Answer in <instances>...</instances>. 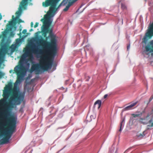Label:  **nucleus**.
<instances>
[{
  "mask_svg": "<svg viewBox=\"0 0 153 153\" xmlns=\"http://www.w3.org/2000/svg\"><path fill=\"white\" fill-rule=\"evenodd\" d=\"M17 73L18 80L14 84L13 96L11 97V100L10 103L11 104L9 105H7L3 111V114L5 115L6 118L11 115L13 108L14 105L20 104L23 101L25 94V91L20 92L19 88L18 86V84H20L24 80L26 73L18 71H14Z\"/></svg>",
  "mask_w": 153,
  "mask_h": 153,
  "instance_id": "obj_1",
  "label": "nucleus"
},
{
  "mask_svg": "<svg viewBox=\"0 0 153 153\" xmlns=\"http://www.w3.org/2000/svg\"><path fill=\"white\" fill-rule=\"evenodd\" d=\"M1 115L3 116L1 118L4 121V122L2 123L1 125L3 126H6L7 125V121L9 122V126L10 128L9 130L3 131L2 134L0 135V137H2L3 136H5L4 138H2L0 140L1 144H7L9 142V140L11 137L13 133L15 131L16 127V124L17 121V116L16 115L14 114H11L10 116L6 118L5 115L3 114V112L1 113ZM5 130L6 129H5Z\"/></svg>",
  "mask_w": 153,
  "mask_h": 153,
  "instance_id": "obj_2",
  "label": "nucleus"
},
{
  "mask_svg": "<svg viewBox=\"0 0 153 153\" xmlns=\"http://www.w3.org/2000/svg\"><path fill=\"white\" fill-rule=\"evenodd\" d=\"M33 41L37 42L36 43L32 44V51L33 53L38 54L42 53V51L41 50H39V43L43 42V46L45 49L49 51L50 54L53 57L56 56L57 53V48L56 40L55 39H52L51 42H50L44 41L42 36H41L40 38L37 37L33 39Z\"/></svg>",
  "mask_w": 153,
  "mask_h": 153,
  "instance_id": "obj_3",
  "label": "nucleus"
},
{
  "mask_svg": "<svg viewBox=\"0 0 153 153\" xmlns=\"http://www.w3.org/2000/svg\"><path fill=\"white\" fill-rule=\"evenodd\" d=\"M60 0H46L45 2H42V5L44 7H48L50 6L49 10L47 13L48 16L51 17L53 14L55 15L57 13L59 8L62 6H65L67 4L65 0H63L58 7L56 8L57 3Z\"/></svg>",
  "mask_w": 153,
  "mask_h": 153,
  "instance_id": "obj_4",
  "label": "nucleus"
},
{
  "mask_svg": "<svg viewBox=\"0 0 153 153\" xmlns=\"http://www.w3.org/2000/svg\"><path fill=\"white\" fill-rule=\"evenodd\" d=\"M53 63V60H52L48 61L45 63V65L43 66L41 65L39 63H36L31 66L30 68L31 72L35 71L37 74H39L40 72L42 73L48 71L51 69Z\"/></svg>",
  "mask_w": 153,
  "mask_h": 153,
  "instance_id": "obj_5",
  "label": "nucleus"
},
{
  "mask_svg": "<svg viewBox=\"0 0 153 153\" xmlns=\"http://www.w3.org/2000/svg\"><path fill=\"white\" fill-rule=\"evenodd\" d=\"M26 57L23 56L22 55L20 59L21 65L15 67L14 71H18L27 73V70L29 68L30 64L27 59Z\"/></svg>",
  "mask_w": 153,
  "mask_h": 153,
  "instance_id": "obj_6",
  "label": "nucleus"
},
{
  "mask_svg": "<svg viewBox=\"0 0 153 153\" xmlns=\"http://www.w3.org/2000/svg\"><path fill=\"white\" fill-rule=\"evenodd\" d=\"M55 14H53L51 17L48 16L47 14L45 15V21L44 22V25L42 27V31L43 32H48V29L53 21V18Z\"/></svg>",
  "mask_w": 153,
  "mask_h": 153,
  "instance_id": "obj_7",
  "label": "nucleus"
},
{
  "mask_svg": "<svg viewBox=\"0 0 153 153\" xmlns=\"http://www.w3.org/2000/svg\"><path fill=\"white\" fill-rule=\"evenodd\" d=\"M7 49L6 45L2 46L1 49H0V64H1L4 61Z\"/></svg>",
  "mask_w": 153,
  "mask_h": 153,
  "instance_id": "obj_8",
  "label": "nucleus"
},
{
  "mask_svg": "<svg viewBox=\"0 0 153 153\" xmlns=\"http://www.w3.org/2000/svg\"><path fill=\"white\" fill-rule=\"evenodd\" d=\"M153 36V22L148 27V29L146 33L145 36L143 39L146 40L147 37H152Z\"/></svg>",
  "mask_w": 153,
  "mask_h": 153,
  "instance_id": "obj_9",
  "label": "nucleus"
},
{
  "mask_svg": "<svg viewBox=\"0 0 153 153\" xmlns=\"http://www.w3.org/2000/svg\"><path fill=\"white\" fill-rule=\"evenodd\" d=\"M137 103V102L131 103L129 105L126 106L124 108L122 111H128L131 109V108L134 105H135Z\"/></svg>",
  "mask_w": 153,
  "mask_h": 153,
  "instance_id": "obj_10",
  "label": "nucleus"
},
{
  "mask_svg": "<svg viewBox=\"0 0 153 153\" xmlns=\"http://www.w3.org/2000/svg\"><path fill=\"white\" fill-rule=\"evenodd\" d=\"M10 91L9 89H6L3 92V95L4 98L6 99H7L10 94Z\"/></svg>",
  "mask_w": 153,
  "mask_h": 153,
  "instance_id": "obj_11",
  "label": "nucleus"
},
{
  "mask_svg": "<svg viewBox=\"0 0 153 153\" xmlns=\"http://www.w3.org/2000/svg\"><path fill=\"white\" fill-rule=\"evenodd\" d=\"M144 112V111H143L142 112L139 111H137L135 112V113L132 114L131 115L134 118L141 117L142 116Z\"/></svg>",
  "mask_w": 153,
  "mask_h": 153,
  "instance_id": "obj_12",
  "label": "nucleus"
},
{
  "mask_svg": "<svg viewBox=\"0 0 153 153\" xmlns=\"http://www.w3.org/2000/svg\"><path fill=\"white\" fill-rule=\"evenodd\" d=\"M139 122L143 124L144 125H146L148 123L149 121H148L147 120L146 118L140 117L139 119Z\"/></svg>",
  "mask_w": 153,
  "mask_h": 153,
  "instance_id": "obj_13",
  "label": "nucleus"
},
{
  "mask_svg": "<svg viewBox=\"0 0 153 153\" xmlns=\"http://www.w3.org/2000/svg\"><path fill=\"white\" fill-rule=\"evenodd\" d=\"M147 126V129L149 130L150 129V127H153V114L152 115L151 119L149 121V123Z\"/></svg>",
  "mask_w": 153,
  "mask_h": 153,
  "instance_id": "obj_14",
  "label": "nucleus"
},
{
  "mask_svg": "<svg viewBox=\"0 0 153 153\" xmlns=\"http://www.w3.org/2000/svg\"><path fill=\"white\" fill-rule=\"evenodd\" d=\"M101 103L102 102L101 100H97L94 103V105L93 106V108H95V105L97 104H98V109H99L101 105Z\"/></svg>",
  "mask_w": 153,
  "mask_h": 153,
  "instance_id": "obj_15",
  "label": "nucleus"
},
{
  "mask_svg": "<svg viewBox=\"0 0 153 153\" xmlns=\"http://www.w3.org/2000/svg\"><path fill=\"white\" fill-rule=\"evenodd\" d=\"M118 149L117 148L116 151L114 152L115 146L113 145L112 147L110 148V150L108 153H116L117 152Z\"/></svg>",
  "mask_w": 153,
  "mask_h": 153,
  "instance_id": "obj_16",
  "label": "nucleus"
},
{
  "mask_svg": "<svg viewBox=\"0 0 153 153\" xmlns=\"http://www.w3.org/2000/svg\"><path fill=\"white\" fill-rule=\"evenodd\" d=\"M145 131H144L142 133H140L137 134V136L139 139H142L145 135Z\"/></svg>",
  "mask_w": 153,
  "mask_h": 153,
  "instance_id": "obj_17",
  "label": "nucleus"
},
{
  "mask_svg": "<svg viewBox=\"0 0 153 153\" xmlns=\"http://www.w3.org/2000/svg\"><path fill=\"white\" fill-rule=\"evenodd\" d=\"M17 47V45L16 44L11 45L10 48L11 51V52H14L16 49V48Z\"/></svg>",
  "mask_w": 153,
  "mask_h": 153,
  "instance_id": "obj_18",
  "label": "nucleus"
},
{
  "mask_svg": "<svg viewBox=\"0 0 153 153\" xmlns=\"http://www.w3.org/2000/svg\"><path fill=\"white\" fill-rule=\"evenodd\" d=\"M12 87V83L11 82H10L9 83L7 86L6 88H7V89H9L10 90L11 89Z\"/></svg>",
  "mask_w": 153,
  "mask_h": 153,
  "instance_id": "obj_19",
  "label": "nucleus"
},
{
  "mask_svg": "<svg viewBox=\"0 0 153 153\" xmlns=\"http://www.w3.org/2000/svg\"><path fill=\"white\" fill-rule=\"evenodd\" d=\"M96 115L95 114H94V115H91L90 116V118L91 120H87V121L89 122H90L91 121L92 119H94L96 118Z\"/></svg>",
  "mask_w": 153,
  "mask_h": 153,
  "instance_id": "obj_20",
  "label": "nucleus"
},
{
  "mask_svg": "<svg viewBox=\"0 0 153 153\" xmlns=\"http://www.w3.org/2000/svg\"><path fill=\"white\" fill-rule=\"evenodd\" d=\"M69 109V108L68 106H66L61 111L64 112L65 111L68 110Z\"/></svg>",
  "mask_w": 153,
  "mask_h": 153,
  "instance_id": "obj_21",
  "label": "nucleus"
},
{
  "mask_svg": "<svg viewBox=\"0 0 153 153\" xmlns=\"http://www.w3.org/2000/svg\"><path fill=\"white\" fill-rule=\"evenodd\" d=\"M80 39V35L77 34L76 36V41L77 42H79Z\"/></svg>",
  "mask_w": 153,
  "mask_h": 153,
  "instance_id": "obj_22",
  "label": "nucleus"
},
{
  "mask_svg": "<svg viewBox=\"0 0 153 153\" xmlns=\"http://www.w3.org/2000/svg\"><path fill=\"white\" fill-rule=\"evenodd\" d=\"M63 112L61 111L58 114V117L59 118H61L63 116Z\"/></svg>",
  "mask_w": 153,
  "mask_h": 153,
  "instance_id": "obj_23",
  "label": "nucleus"
},
{
  "mask_svg": "<svg viewBox=\"0 0 153 153\" xmlns=\"http://www.w3.org/2000/svg\"><path fill=\"white\" fill-rule=\"evenodd\" d=\"M22 41V39H17L16 40V44L17 45L19 44V43H20Z\"/></svg>",
  "mask_w": 153,
  "mask_h": 153,
  "instance_id": "obj_24",
  "label": "nucleus"
},
{
  "mask_svg": "<svg viewBox=\"0 0 153 153\" xmlns=\"http://www.w3.org/2000/svg\"><path fill=\"white\" fill-rule=\"evenodd\" d=\"M66 128V126H64L63 127H58L56 129V131H58L59 129L63 130L65 128Z\"/></svg>",
  "mask_w": 153,
  "mask_h": 153,
  "instance_id": "obj_25",
  "label": "nucleus"
},
{
  "mask_svg": "<svg viewBox=\"0 0 153 153\" xmlns=\"http://www.w3.org/2000/svg\"><path fill=\"white\" fill-rule=\"evenodd\" d=\"M121 8L123 10H124L126 9V6L123 3L121 4Z\"/></svg>",
  "mask_w": 153,
  "mask_h": 153,
  "instance_id": "obj_26",
  "label": "nucleus"
},
{
  "mask_svg": "<svg viewBox=\"0 0 153 153\" xmlns=\"http://www.w3.org/2000/svg\"><path fill=\"white\" fill-rule=\"evenodd\" d=\"M90 48V45H87L85 46L84 47V49L85 50H86L88 49L89 50Z\"/></svg>",
  "mask_w": 153,
  "mask_h": 153,
  "instance_id": "obj_27",
  "label": "nucleus"
},
{
  "mask_svg": "<svg viewBox=\"0 0 153 153\" xmlns=\"http://www.w3.org/2000/svg\"><path fill=\"white\" fill-rule=\"evenodd\" d=\"M4 75V73L0 71V78L2 77Z\"/></svg>",
  "mask_w": 153,
  "mask_h": 153,
  "instance_id": "obj_28",
  "label": "nucleus"
},
{
  "mask_svg": "<svg viewBox=\"0 0 153 153\" xmlns=\"http://www.w3.org/2000/svg\"><path fill=\"white\" fill-rule=\"evenodd\" d=\"M26 53H27L29 55L30 53V51L29 49H27L26 50V51L25 52Z\"/></svg>",
  "mask_w": 153,
  "mask_h": 153,
  "instance_id": "obj_29",
  "label": "nucleus"
},
{
  "mask_svg": "<svg viewBox=\"0 0 153 153\" xmlns=\"http://www.w3.org/2000/svg\"><path fill=\"white\" fill-rule=\"evenodd\" d=\"M23 56L27 57L29 56V55L25 52L23 54Z\"/></svg>",
  "mask_w": 153,
  "mask_h": 153,
  "instance_id": "obj_30",
  "label": "nucleus"
},
{
  "mask_svg": "<svg viewBox=\"0 0 153 153\" xmlns=\"http://www.w3.org/2000/svg\"><path fill=\"white\" fill-rule=\"evenodd\" d=\"M146 51L148 52L149 51L150 49L149 47L146 46Z\"/></svg>",
  "mask_w": 153,
  "mask_h": 153,
  "instance_id": "obj_31",
  "label": "nucleus"
},
{
  "mask_svg": "<svg viewBox=\"0 0 153 153\" xmlns=\"http://www.w3.org/2000/svg\"><path fill=\"white\" fill-rule=\"evenodd\" d=\"M14 35H15V33H14V32H12L10 33V36L11 37L13 36H14Z\"/></svg>",
  "mask_w": 153,
  "mask_h": 153,
  "instance_id": "obj_32",
  "label": "nucleus"
},
{
  "mask_svg": "<svg viewBox=\"0 0 153 153\" xmlns=\"http://www.w3.org/2000/svg\"><path fill=\"white\" fill-rule=\"evenodd\" d=\"M150 45L151 47L153 48V40L150 42Z\"/></svg>",
  "mask_w": 153,
  "mask_h": 153,
  "instance_id": "obj_33",
  "label": "nucleus"
},
{
  "mask_svg": "<svg viewBox=\"0 0 153 153\" xmlns=\"http://www.w3.org/2000/svg\"><path fill=\"white\" fill-rule=\"evenodd\" d=\"M39 24V23L36 22V24L34 26V28H36L38 26Z\"/></svg>",
  "mask_w": 153,
  "mask_h": 153,
  "instance_id": "obj_34",
  "label": "nucleus"
},
{
  "mask_svg": "<svg viewBox=\"0 0 153 153\" xmlns=\"http://www.w3.org/2000/svg\"><path fill=\"white\" fill-rule=\"evenodd\" d=\"M153 99V96H152L149 98V102H150Z\"/></svg>",
  "mask_w": 153,
  "mask_h": 153,
  "instance_id": "obj_35",
  "label": "nucleus"
},
{
  "mask_svg": "<svg viewBox=\"0 0 153 153\" xmlns=\"http://www.w3.org/2000/svg\"><path fill=\"white\" fill-rule=\"evenodd\" d=\"M130 44H129L127 46V50L128 51L130 49Z\"/></svg>",
  "mask_w": 153,
  "mask_h": 153,
  "instance_id": "obj_36",
  "label": "nucleus"
},
{
  "mask_svg": "<svg viewBox=\"0 0 153 153\" xmlns=\"http://www.w3.org/2000/svg\"><path fill=\"white\" fill-rule=\"evenodd\" d=\"M27 31L26 29H24L23 30L22 33H25L27 32Z\"/></svg>",
  "mask_w": 153,
  "mask_h": 153,
  "instance_id": "obj_37",
  "label": "nucleus"
},
{
  "mask_svg": "<svg viewBox=\"0 0 153 153\" xmlns=\"http://www.w3.org/2000/svg\"><path fill=\"white\" fill-rule=\"evenodd\" d=\"M18 22H24V21L22 20L21 19H19V20Z\"/></svg>",
  "mask_w": 153,
  "mask_h": 153,
  "instance_id": "obj_38",
  "label": "nucleus"
},
{
  "mask_svg": "<svg viewBox=\"0 0 153 153\" xmlns=\"http://www.w3.org/2000/svg\"><path fill=\"white\" fill-rule=\"evenodd\" d=\"M123 127H122L121 126H120V128L119 130V131H121L123 129Z\"/></svg>",
  "mask_w": 153,
  "mask_h": 153,
  "instance_id": "obj_39",
  "label": "nucleus"
},
{
  "mask_svg": "<svg viewBox=\"0 0 153 153\" xmlns=\"http://www.w3.org/2000/svg\"><path fill=\"white\" fill-rule=\"evenodd\" d=\"M125 121V118H123V120H122V121L121 122H123V126H124V122Z\"/></svg>",
  "mask_w": 153,
  "mask_h": 153,
  "instance_id": "obj_40",
  "label": "nucleus"
},
{
  "mask_svg": "<svg viewBox=\"0 0 153 153\" xmlns=\"http://www.w3.org/2000/svg\"><path fill=\"white\" fill-rule=\"evenodd\" d=\"M123 122H121L120 124V126L122 127H124V126H123Z\"/></svg>",
  "mask_w": 153,
  "mask_h": 153,
  "instance_id": "obj_41",
  "label": "nucleus"
},
{
  "mask_svg": "<svg viewBox=\"0 0 153 153\" xmlns=\"http://www.w3.org/2000/svg\"><path fill=\"white\" fill-rule=\"evenodd\" d=\"M41 22H43V23H44V22L45 21V20H44V19H43V18H42V19H41Z\"/></svg>",
  "mask_w": 153,
  "mask_h": 153,
  "instance_id": "obj_42",
  "label": "nucleus"
},
{
  "mask_svg": "<svg viewBox=\"0 0 153 153\" xmlns=\"http://www.w3.org/2000/svg\"><path fill=\"white\" fill-rule=\"evenodd\" d=\"M108 96V94H105L104 96V98L105 99Z\"/></svg>",
  "mask_w": 153,
  "mask_h": 153,
  "instance_id": "obj_43",
  "label": "nucleus"
},
{
  "mask_svg": "<svg viewBox=\"0 0 153 153\" xmlns=\"http://www.w3.org/2000/svg\"><path fill=\"white\" fill-rule=\"evenodd\" d=\"M82 5H81L80 7H79L77 9V10H76V12H77L78 11H79V9L82 7Z\"/></svg>",
  "mask_w": 153,
  "mask_h": 153,
  "instance_id": "obj_44",
  "label": "nucleus"
},
{
  "mask_svg": "<svg viewBox=\"0 0 153 153\" xmlns=\"http://www.w3.org/2000/svg\"><path fill=\"white\" fill-rule=\"evenodd\" d=\"M2 19V16L1 15V13H0V21Z\"/></svg>",
  "mask_w": 153,
  "mask_h": 153,
  "instance_id": "obj_45",
  "label": "nucleus"
},
{
  "mask_svg": "<svg viewBox=\"0 0 153 153\" xmlns=\"http://www.w3.org/2000/svg\"><path fill=\"white\" fill-rule=\"evenodd\" d=\"M33 22H31V27H33Z\"/></svg>",
  "mask_w": 153,
  "mask_h": 153,
  "instance_id": "obj_46",
  "label": "nucleus"
},
{
  "mask_svg": "<svg viewBox=\"0 0 153 153\" xmlns=\"http://www.w3.org/2000/svg\"><path fill=\"white\" fill-rule=\"evenodd\" d=\"M13 71L12 70H11L10 71V73H12V72H13V73H14V72H13Z\"/></svg>",
  "mask_w": 153,
  "mask_h": 153,
  "instance_id": "obj_47",
  "label": "nucleus"
},
{
  "mask_svg": "<svg viewBox=\"0 0 153 153\" xmlns=\"http://www.w3.org/2000/svg\"><path fill=\"white\" fill-rule=\"evenodd\" d=\"M150 116V115L149 114H147V116L146 117V118H148L149 116Z\"/></svg>",
  "mask_w": 153,
  "mask_h": 153,
  "instance_id": "obj_48",
  "label": "nucleus"
},
{
  "mask_svg": "<svg viewBox=\"0 0 153 153\" xmlns=\"http://www.w3.org/2000/svg\"><path fill=\"white\" fill-rule=\"evenodd\" d=\"M88 77V79H86V80L87 81H88L89 80V79L90 78V77L89 76Z\"/></svg>",
  "mask_w": 153,
  "mask_h": 153,
  "instance_id": "obj_49",
  "label": "nucleus"
},
{
  "mask_svg": "<svg viewBox=\"0 0 153 153\" xmlns=\"http://www.w3.org/2000/svg\"><path fill=\"white\" fill-rule=\"evenodd\" d=\"M33 31V29H31L30 30V31Z\"/></svg>",
  "mask_w": 153,
  "mask_h": 153,
  "instance_id": "obj_50",
  "label": "nucleus"
},
{
  "mask_svg": "<svg viewBox=\"0 0 153 153\" xmlns=\"http://www.w3.org/2000/svg\"><path fill=\"white\" fill-rule=\"evenodd\" d=\"M51 105V104L50 102H49L48 103V106H49L50 105Z\"/></svg>",
  "mask_w": 153,
  "mask_h": 153,
  "instance_id": "obj_51",
  "label": "nucleus"
},
{
  "mask_svg": "<svg viewBox=\"0 0 153 153\" xmlns=\"http://www.w3.org/2000/svg\"><path fill=\"white\" fill-rule=\"evenodd\" d=\"M20 37H21V33H20Z\"/></svg>",
  "mask_w": 153,
  "mask_h": 153,
  "instance_id": "obj_52",
  "label": "nucleus"
},
{
  "mask_svg": "<svg viewBox=\"0 0 153 153\" xmlns=\"http://www.w3.org/2000/svg\"><path fill=\"white\" fill-rule=\"evenodd\" d=\"M122 24H123V19L122 20Z\"/></svg>",
  "mask_w": 153,
  "mask_h": 153,
  "instance_id": "obj_53",
  "label": "nucleus"
},
{
  "mask_svg": "<svg viewBox=\"0 0 153 153\" xmlns=\"http://www.w3.org/2000/svg\"><path fill=\"white\" fill-rule=\"evenodd\" d=\"M150 102H149L147 103V105H148V104Z\"/></svg>",
  "mask_w": 153,
  "mask_h": 153,
  "instance_id": "obj_54",
  "label": "nucleus"
},
{
  "mask_svg": "<svg viewBox=\"0 0 153 153\" xmlns=\"http://www.w3.org/2000/svg\"><path fill=\"white\" fill-rule=\"evenodd\" d=\"M25 37V36H24V37H23V38H23V39H24V38Z\"/></svg>",
  "mask_w": 153,
  "mask_h": 153,
  "instance_id": "obj_55",
  "label": "nucleus"
},
{
  "mask_svg": "<svg viewBox=\"0 0 153 153\" xmlns=\"http://www.w3.org/2000/svg\"><path fill=\"white\" fill-rule=\"evenodd\" d=\"M1 35H0V38L1 37Z\"/></svg>",
  "mask_w": 153,
  "mask_h": 153,
  "instance_id": "obj_56",
  "label": "nucleus"
},
{
  "mask_svg": "<svg viewBox=\"0 0 153 153\" xmlns=\"http://www.w3.org/2000/svg\"><path fill=\"white\" fill-rule=\"evenodd\" d=\"M32 150H31L30 151V152H31V153H32Z\"/></svg>",
  "mask_w": 153,
  "mask_h": 153,
  "instance_id": "obj_57",
  "label": "nucleus"
},
{
  "mask_svg": "<svg viewBox=\"0 0 153 153\" xmlns=\"http://www.w3.org/2000/svg\"><path fill=\"white\" fill-rule=\"evenodd\" d=\"M106 23H104V24H103V25H104Z\"/></svg>",
  "mask_w": 153,
  "mask_h": 153,
  "instance_id": "obj_58",
  "label": "nucleus"
},
{
  "mask_svg": "<svg viewBox=\"0 0 153 153\" xmlns=\"http://www.w3.org/2000/svg\"><path fill=\"white\" fill-rule=\"evenodd\" d=\"M127 150H126L124 153H125L126 152Z\"/></svg>",
  "mask_w": 153,
  "mask_h": 153,
  "instance_id": "obj_59",
  "label": "nucleus"
},
{
  "mask_svg": "<svg viewBox=\"0 0 153 153\" xmlns=\"http://www.w3.org/2000/svg\"><path fill=\"white\" fill-rule=\"evenodd\" d=\"M56 68H55V69L54 70H56Z\"/></svg>",
  "mask_w": 153,
  "mask_h": 153,
  "instance_id": "obj_60",
  "label": "nucleus"
},
{
  "mask_svg": "<svg viewBox=\"0 0 153 153\" xmlns=\"http://www.w3.org/2000/svg\"><path fill=\"white\" fill-rule=\"evenodd\" d=\"M99 151L97 153H98L99 152Z\"/></svg>",
  "mask_w": 153,
  "mask_h": 153,
  "instance_id": "obj_61",
  "label": "nucleus"
},
{
  "mask_svg": "<svg viewBox=\"0 0 153 153\" xmlns=\"http://www.w3.org/2000/svg\"><path fill=\"white\" fill-rule=\"evenodd\" d=\"M152 111H153V109H152Z\"/></svg>",
  "mask_w": 153,
  "mask_h": 153,
  "instance_id": "obj_62",
  "label": "nucleus"
}]
</instances>
